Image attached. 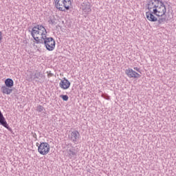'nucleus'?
Masks as SVG:
<instances>
[{
	"mask_svg": "<svg viewBox=\"0 0 176 176\" xmlns=\"http://www.w3.org/2000/svg\"><path fill=\"white\" fill-rule=\"evenodd\" d=\"M29 81L36 80L38 79L41 82H45L46 76L42 72L36 70L29 75Z\"/></svg>",
	"mask_w": 176,
	"mask_h": 176,
	"instance_id": "423d86ee",
	"label": "nucleus"
},
{
	"mask_svg": "<svg viewBox=\"0 0 176 176\" xmlns=\"http://www.w3.org/2000/svg\"><path fill=\"white\" fill-rule=\"evenodd\" d=\"M69 86H71V82L66 78H63L59 82V87L60 89H63V90L69 89Z\"/></svg>",
	"mask_w": 176,
	"mask_h": 176,
	"instance_id": "9d476101",
	"label": "nucleus"
},
{
	"mask_svg": "<svg viewBox=\"0 0 176 176\" xmlns=\"http://www.w3.org/2000/svg\"><path fill=\"white\" fill-rule=\"evenodd\" d=\"M38 44H44L48 52H53L56 47V41L54 38H53V37H47L46 35L45 37L41 39V42Z\"/></svg>",
	"mask_w": 176,
	"mask_h": 176,
	"instance_id": "20e7f679",
	"label": "nucleus"
},
{
	"mask_svg": "<svg viewBox=\"0 0 176 176\" xmlns=\"http://www.w3.org/2000/svg\"><path fill=\"white\" fill-rule=\"evenodd\" d=\"M2 38H3V37H2V32H0V42H1Z\"/></svg>",
	"mask_w": 176,
	"mask_h": 176,
	"instance_id": "6ab92c4d",
	"label": "nucleus"
},
{
	"mask_svg": "<svg viewBox=\"0 0 176 176\" xmlns=\"http://www.w3.org/2000/svg\"><path fill=\"white\" fill-rule=\"evenodd\" d=\"M5 85L6 86H7V87H13L14 82H13V80L12 78H7L5 80Z\"/></svg>",
	"mask_w": 176,
	"mask_h": 176,
	"instance_id": "ddd939ff",
	"label": "nucleus"
},
{
	"mask_svg": "<svg viewBox=\"0 0 176 176\" xmlns=\"http://www.w3.org/2000/svg\"><path fill=\"white\" fill-rule=\"evenodd\" d=\"M68 137L72 142L78 144V142H79V139L80 138V133H79V131L74 130L71 132Z\"/></svg>",
	"mask_w": 176,
	"mask_h": 176,
	"instance_id": "0eeeda50",
	"label": "nucleus"
},
{
	"mask_svg": "<svg viewBox=\"0 0 176 176\" xmlns=\"http://www.w3.org/2000/svg\"><path fill=\"white\" fill-rule=\"evenodd\" d=\"M30 32L37 45L42 42V39L45 37V35H47L46 28L42 25L34 26Z\"/></svg>",
	"mask_w": 176,
	"mask_h": 176,
	"instance_id": "f03ea898",
	"label": "nucleus"
},
{
	"mask_svg": "<svg viewBox=\"0 0 176 176\" xmlns=\"http://www.w3.org/2000/svg\"><path fill=\"white\" fill-rule=\"evenodd\" d=\"M54 74L52 73V72H47V76L48 78H50L52 76H53Z\"/></svg>",
	"mask_w": 176,
	"mask_h": 176,
	"instance_id": "f3484780",
	"label": "nucleus"
},
{
	"mask_svg": "<svg viewBox=\"0 0 176 176\" xmlns=\"http://www.w3.org/2000/svg\"><path fill=\"white\" fill-rule=\"evenodd\" d=\"M36 146H38V151L40 155L45 156L50 152V144L47 142H41L40 144L36 143Z\"/></svg>",
	"mask_w": 176,
	"mask_h": 176,
	"instance_id": "39448f33",
	"label": "nucleus"
},
{
	"mask_svg": "<svg viewBox=\"0 0 176 176\" xmlns=\"http://www.w3.org/2000/svg\"><path fill=\"white\" fill-rule=\"evenodd\" d=\"M55 7L60 12L69 10V8L72 5L71 0H54Z\"/></svg>",
	"mask_w": 176,
	"mask_h": 176,
	"instance_id": "7ed1b4c3",
	"label": "nucleus"
},
{
	"mask_svg": "<svg viewBox=\"0 0 176 176\" xmlns=\"http://www.w3.org/2000/svg\"><path fill=\"white\" fill-rule=\"evenodd\" d=\"M146 8L148 12H146V16L148 21H151L152 23L158 21V24H163V23L167 20V19L164 17L167 12V8H166V5H164L163 1L148 0ZM155 16L163 18H160L157 20V17Z\"/></svg>",
	"mask_w": 176,
	"mask_h": 176,
	"instance_id": "f257e3e1",
	"label": "nucleus"
},
{
	"mask_svg": "<svg viewBox=\"0 0 176 176\" xmlns=\"http://www.w3.org/2000/svg\"><path fill=\"white\" fill-rule=\"evenodd\" d=\"M1 90L3 93V94H11L12 91H13V89L10 87H7L6 85H3L1 87Z\"/></svg>",
	"mask_w": 176,
	"mask_h": 176,
	"instance_id": "f8f14e48",
	"label": "nucleus"
},
{
	"mask_svg": "<svg viewBox=\"0 0 176 176\" xmlns=\"http://www.w3.org/2000/svg\"><path fill=\"white\" fill-rule=\"evenodd\" d=\"M81 9L85 14L91 12V4L88 1H85L81 5Z\"/></svg>",
	"mask_w": 176,
	"mask_h": 176,
	"instance_id": "6e6552de",
	"label": "nucleus"
},
{
	"mask_svg": "<svg viewBox=\"0 0 176 176\" xmlns=\"http://www.w3.org/2000/svg\"><path fill=\"white\" fill-rule=\"evenodd\" d=\"M43 109H45V107H43L42 105H38L36 107L37 112H42L43 111Z\"/></svg>",
	"mask_w": 176,
	"mask_h": 176,
	"instance_id": "2eb2a0df",
	"label": "nucleus"
},
{
	"mask_svg": "<svg viewBox=\"0 0 176 176\" xmlns=\"http://www.w3.org/2000/svg\"><path fill=\"white\" fill-rule=\"evenodd\" d=\"M0 124L1 126H3L6 129H7V130H8L9 131H12V128L9 126L8 122H6V119L3 116V114H2V112L1 111V110H0Z\"/></svg>",
	"mask_w": 176,
	"mask_h": 176,
	"instance_id": "9b49d317",
	"label": "nucleus"
},
{
	"mask_svg": "<svg viewBox=\"0 0 176 176\" xmlns=\"http://www.w3.org/2000/svg\"><path fill=\"white\" fill-rule=\"evenodd\" d=\"M60 97L63 100V101H68L69 98L67 95H60Z\"/></svg>",
	"mask_w": 176,
	"mask_h": 176,
	"instance_id": "dca6fc26",
	"label": "nucleus"
},
{
	"mask_svg": "<svg viewBox=\"0 0 176 176\" xmlns=\"http://www.w3.org/2000/svg\"><path fill=\"white\" fill-rule=\"evenodd\" d=\"M52 24H54V21H51Z\"/></svg>",
	"mask_w": 176,
	"mask_h": 176,
	"instance_id": "aec40b11",
	"label": "nucleus"
},
{
	"mask_svg": "<svg viewBox=\"0 0 176 176\" xmlns=\"http://www.w3.org/2000/svg\"><path fill=\"white\" fill-rule=\"evenodd\" d=\"M133 69H135V71H137V72H141V71L140 70V68L138 67H133Z\"/></svg>",
	"mask_w": 176,
	"mask_h": 176,
	"instance_id": "a211bd4d",
	"label": "nucleus"
},
{
	"mask_svg": "<svg viewBox=\"0 0 176 176\" xmlns=\"http://www.w3.org/2000/svg\"><path fill=\"white\" fill-rule=\"evenodd\" d=\"M125 74L127 75L128 78H133L134 79L141 78V75L131 68L126 69L125 70Z\"/></svg>",
	"mask_w": 176,
	"mask_h": 176,
	"instance_id": "1a4fd4ad",
	"label": "nucleus"
},
{
	"mask_svg": "<svg viewBox=\"0 0 176 176\" xmlns=\"http://www.w3.org/2000/svg\"><path fill=\"white\" fill-rule=\"evenodd\" d=\"M67 155L69 156V157H74V156H76V152H75V150H72L71 148L67 149Z\"/></svg>",
	"mask_w": 176,
	"mask_h": 176,
	"instance_id": "4468645a",
	"label": "nucleus"
}]
</instances>
